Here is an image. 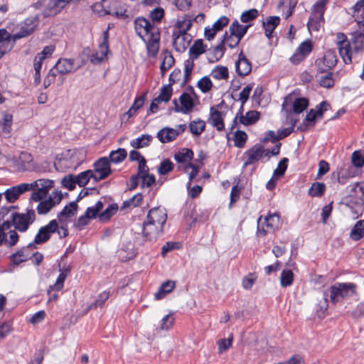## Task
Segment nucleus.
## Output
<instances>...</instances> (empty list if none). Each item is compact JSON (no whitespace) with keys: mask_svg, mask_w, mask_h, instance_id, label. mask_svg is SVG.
I'll list each match as a JSON object with an SVG mask.
<instances>
[{"mask_svg":"<svg viewBox=\"0 0 364 364\" xmlns=\"http://www.w3.org/2000/svg\"><path fill=\"white\" fill-rule=\"evenodd\" d=\"M63 199L62 192L60 191H53L48 199L38 201L36 210L39 215L47 214L53 207L58 205Z\"/></svg>","mask_w":364,"mask_h":364,"instance_id":"nucleus-7","label":"nucleus"},{"mask_svg":"<svg viewBox=\"0 0 364 364\" xmlns=\"http://www.w3.org/2000/svg\"><path fill=\"white\" fill-rule=\"evenodd\" d=\"M164 16V10L160 6H157L152 9L149 13V17L153 22H161Z\"/></svg>","mask_w":364,"mask_h":364,"instance_id":"nucleus-60","label":"nucleus"},{"mask_svg":"<svg viewBox=\"0 0 364 364\" xmlns=\"http://www.w3.org/2000/svg\"><path fill=\"white\" fill-rule=\"evenodd\" d=\"M364 43V36L358 31L353 33L352 46H353V53L358 52Z\"/></svg>","mask_w":364,"mask_h":364,"instance_id":"nucleus-46","label":"nucleus"},{"mask_svg":"<svg viewBox=\"0 0 364 364\" xmlns=\"http://www.w3.org/2000/svg\"><path fill=\"white\" fill-rule=\"evenodd\" d=\"M294 275L291 269H284L280 276V284L282 287H287L293 284Z\"/></svg>","mask_w":364,"mask_h":364,"instance_id":"nucleus-44","label":"nucleus"},{"mask_svg":"<svg viewBox=\"0 0 364 364\" xmlns=\"http://www.w3.org/2000/svg\"><path fill=\"white\" fill-rule=\"evenodd\" d=\"M38 23V18L37 15L25 19L20 31L14 34V41L29 36L34 31Z\"/></svg>","mask_w":364,"mask_h":364,"instance_id":"nucleus-16","label":"nucleus"},{"mask_svg":"<svg viewBox=\"0 0 364 364\" xmlns=\"http://www.w3.org/2000/svg\"><path fill=\"white\" fill-rule=\"evenodd\" d=\"M210 75L216 80H226L229 76V73L226 67L217 66L212 70Z\"/></svg>","mask_w":364,"mask_h":364,"instance_id":"nucleus-49","label":"nucleus"},{"mask_svg":"<svg viewBox=\"0 0 364 364\" xmlns=\"http://www.w3.org/2000/svg\"><path fill=\"white\" fill-rule=\"evenodd\" d=\"M178 135V130L169 127H164L157 133L159 140L163 144L173 141Z\"/></svg>","mask_w":364,"mask_h":364,"instance_id":"nucleus-26","label":"nucleus"},{"mask_svg":"<svg viewBox=\"0 0 364 364\" xmlns=\"http://www.w3.org/2000/svg\"><path fill=\"white\" fill-rule=\"evenodd\" d=\"M265 149L261 145H255L252 149L245 152L246 161L244 164L245 166L252 164L262 157L265 156Z\"/></svg>","mask_w":364,"mask_h":364,"instance_id":"nucleus-21","label":"nucleus"},{"mask_svg":"<svg viewBox=\"0 0 364 364\" xmlns=\"http://www.w3.org/2000/svg\"><path fill=\"white\" fill-rule=\"evenodd\" d=\"M95 173L94 180L99 181L109 176L112 173L110 168V161L107 157H102L94 164Z\"/></svg>","mask_w":364,"mask_h":364,"instance_id":"nucleus-11","label":"nucleus"},{"mask_svg":"<svg viewBox=\"0 0 364 364\" xmlns=\"http://www.w3.org/2000/svg\"><path fill=\"white\" fill-rule=\"evenodd\" d=\"M240 41H241V38H240L235 36L231 35L230 33V34H228V32H225V33L224 34V36H223V39L222 40V43L223 44L225 43H226L230 48H235L236 46H237V45L240 43Z\"/></svg>","mask_w":364,"mask_h":364,"instance_id":"nucleus-55","label":"nucleus"},{"mask_svg":"<svg viewBox=\"0 0 364 364\" xmlns=\"http://www.w3.org/2000/svg\"><path fill=\"white\" fill-rule=\"evenodd\" d=\"M338 58L335 50H327L322 58L317 59L315 65L321 73H324L334 68L337 63Z\"/></svg>","mask_w":364,"mask_h":364,"instance_id":"nucleus-8","label":"nucleus"},{"mask_svg":"<svg viewBox=\"0 0 364 364\" xmlns=\"http://www.w3.org/2000/svg\"><path fill=\"white\" fill-rule=\"evenodd\" d=\"M223 45L224 44L221 42L219 45L215 47L213 53L209 54L208 60L210 62H216L223 57L225 53V48Z\"/></svg>","mask_w":364,"mask_h":364,"instance_id":"nucleus-50","label":"nucleus"},{"mask_svg":"<svg viewBox=\"0 0 364 364\" xmlns=\"http://www.w3.org/2000/svg\"><path fill=\"white\" fill-rule=\"evenodd\" d=\"M135 31L144 41L149 37H154L157 31L155 25L144 17H138L134 21Z\"/></svg>","mask_w":364,"mask_h":364,"instance_id":"nucleus-3","label":"nucleus"},{"mask_svg":"<svg viewBox=\"0 0 364 364\" xmlns=\"http://www.w3.org/2000/svg\"><path fill=\"white\" fill-rule=\"evenodd\" d=\"M206 46L203 44L202 39L196 40L189 49V55L193 59H196L205 52Z\"/></svg>","mask_w":364,"mask_h":364,"instance_id":"nucleus-33","label":"nucleus"},{"mask_svg":"<svg viewBox=\"0 0 364 364\" xmlns=\"http://www.w3.org/2000/svg\"><path fill=\"white\" fill-rule=\"evenodd\" d=\"M197 85L202 92L206 93L211 90L213 83L209 77L205 76L198 82Z\"/></svg>","mask_w":364,"mask_h":364,"instance_id":"nucleus-57","label":"nucleus"},{"mask_svg":"<svg viewBox=\"0 0 364 364\" xmlns=\"http://www.w3.org/2000/svg\"><path fill=\"white\" fill-rule=\"evenodd\" d=\"M77 203L76 201H72L58 214V221L68 222L67 219L75 216L77 211Z\"/></svg>","mask_w":364,"mask_h":364,"instance_id":"nucleus-27","label":"nucleus"},{"mask_svg":"<svg viewBox=\"0 0 364 364\" xmlns=\"http://www.w3.org/2000/svg\"><path fill=\"white\" fill-rule=\"evenodd\" d=\"M173 46L175 50L178 53H183L189 46L192 37L187 33H173Z\"/></svg>","mask_w":364,"mask_h":364,"instance_id":"nucleus-18","label":"nucleus"},{"mask_svg":"<svg viewBox=\"0 0 364 364\" xmlns=\"http://www.w3.org/2000/svg\"><path fill=\"white\" fill-rule=\"evenodd\" d=\"M312 45L310 41H304L296 49L293 55L290 58V61L293 64H299L311 52Z\"/></svg>","mask_w":364,"mask_h":364,"instance_id":"nucleus-20","label":"nucleus"},{"mask_svg":"<svg viewBox=\"0 0 364 364\" xmlns=\"http://www.w3.org/2000/svg\"><path fill=\"white\" fill-rule=\"evenodd\" d=\"M192 26V21L189 18L183 17L176 23L174 31L178 33H187Z\"/></svg>","mask_w":364,"mask_h":364,"instance_id":"nucleus-41","label":"nucleus"},{"mask_svg":"<svg viewBox=\"0 0 364 364\" xmlns=\"http://www.w3.org/2000/svg\"><path fill=\"white\" fill-rule=\"evenodd\" d=\"M259 119V113L257 111L252 110L247 112L245 115L240 117V122L245 126L255 124Z\"/></svg>","mask_w":364,"mask_h":364,"instance_id":"nucleus-37","label":"nucleus"},{"mask_svg":"<svg viewBox=\"0 0 364 364\" xmlns=\"http://www.w3.org/2000/svg\"><path fill=\"white\" fill-rule=\"evenodd\" d=\"M163 234L164 227L147 221L144 222L142 235L145 242L154 244L162 237Z\"/></svg>","mask_w":364,"mask_h":364,"instance_id":"nucleus-4","label":"nucleus"},{"mask_svg":"<svg viewBox=\"0 0 364 364\" xmlns=\"http://www.w3.org/2000/svg\"><path fill=\"white\" fill-rule=\"evenodd\" d=\"M109 27L103 32L102 41L99 44L97 51L90 56V61L94 64L100 63L107 58L109 52Z\"/></svg>","mask_w":364,"mask_h":364,"instance_id":"nucleus-10","label":"nucleus"},{"mask_svg":"<svg viewBox=\"0 0 364 364\" xmlns=\"http://www.w3.org/2000/svg\"><path fill=\"white\" fill-rule=\"evenodd\" d=\"M224 114L222 112L218 111L214 107H212L210 110V117L208 122L218 131H223L225 129Z\"/></svg>","mask_w":364,"mask_h":364,"instance_id":"nucleus-24","label":"nucleus"},{"mask_svg":"<svg viewBox=\"0 0 364 364\" xmlns=\"http://www.w3.org/2000/svg\"><path fill=\"white\" fill-rule=\"evenodd\" d=\"M233 334L231 333L227 339H220L218 341V352L223 353L226 351L232 344Z\"/></svg>","mask_w":364,"mask_h":364,"instance_id":"nucleus-59","label":"nucleus"},{"mask_svg":"<svg viewBox=\"0 0 364 364\" xmlns=\"http://www.w3.org/2000/svg\"><path fill=\"white\" fill-rule=\"evenodd\" d=\"M308 105L309 101L306 98H296L293 102V111L296 114H300L307 108Z\"/></svg>","mask_w":364,"mask_h":364,"instance_id":"nucleus-48","label":"nucleus"},{"mask_svg":"<svg viewBox=\"0 0 364 364\" xmlns=\"http://www.w3.org/2000/svg\"><path fill=\"white\" fill-rule=\"evenodd\" d=\"M247 139V134L240 130H237L234 134L235 146L239 148H242Z\"/></svg>","mask_w":364,"mask_h":364,"instance_id":"nucleus-54","label":"nucleus"},{"mask_svg":"<svg viewBox=\"0 0 364 364\" xmlns=\"http://www.w3.org/2000/svg\"><path fill=\"white\" fill-rule=\"evenodd\" d=\"M330 108V104L326 101L321 102L316 107V109H311L306 114L304 124L305 126H314L316 119H321L323 117V112Z\"/></svg>","mask_w":364,"mask_h":364,"instance_id":"nucleus-12","label":"nucleus"},{"mask_svg":"<svg viewBox=\"0 0 364 364\" xmlns=\"http://www.w3.org/2000/svg\"><path fill=\"white\" fill-rule=\"evenodd\" d=\"M355 289L356 285L353 283H336L329 289L330 301L333 304L341 302L344 299L353 296Z\"/></svg>","mask_w":364,"mask_h":364,"instance_id":"nucleus-1","label":"nucleus"},{"mask_svg":"<svg viewBox=\"0 0 364 364\" xmlns=\"http://www.w3.org/2000/svg\"><path fill=\"white\" fill-rule=\"evenodd\" d=\"M143 200V196L141 193H136L130 199L124 200L122 203V208H135L139 206Z\"/></svg>","mask_w":364,"mask_h":364,"instance_id":"nucleus-47","label":"nucleus"},{"mask_svg":"<svg viewBox=\"0 0 364 364\" xmlns=\"http://www.w3.org/2000/svg\"><path fill=\"white\" fill-rule=\"evenodd\" d=\"M193 158V151L190 149H182L174 154V159L178 163L190 162Z\"/></svg>","mask_w":364,"mask_h":364,"instance_id":"nucleus-36","label":"nucleus"},{"mask_svg":"<svg viewBox=\"0 0 364 364\" xmlns=\"http://www.w3.org/2000/svg\"><path fill=\"white\" fill-rule=\"evenodd\" d=\"M179 102L181 106L178 105V101L176 99L173 101V103L175 106V112H181L183 114H187L193 111L194 107V102L192 97L188 92H183L179 97Z\"/></svg>","mask_w":364,"mask_h":364,"instance_id":"nucleus-14","label":"nucleus"},{"mask_svg":"<svg viewBox=\"0 0 364 364\" xmlns=\"http://www.w3.org/2000/svg\"><path fill=\"white\" fill-rule=\"evenodd\" d=\"M11 219L16 230L26 232L35 221L36 213L33 209L28 210L25 213H15L12 214Z\"/></svg>","mask_w":364,"mask_h":364,"instance_id":"nucleus-2","label":"nucleus"},{"mask_svg":"<svg viewBox=\"0 0 364 364\" xmlns=\"http://www.w3.org/2000/svg\"><path fill=\"white\" fill-rule=\"evenodd\" d=\"M13 116L10 113H4L2 121L0 122V133L9 135L11 131Z\"/></svg>","mask_w":364,"mask_h":364,"instance_id":"nucleus-32","label":"nucleus"},{"mask_svg":"<svg viewBox=\"0 0 364 364\" xmlns=\"http://www.w3.org/2000/svg\"><path fill=\"white\" fill-rule=\"evenodd\" d=\"M119 4V3L117 0H102L100 3H96L93 8L101 16L109 14L119 16L122 15V12L118 10Z\"/></svg>","mask_w":364,"mask_h":364,"instance_id":"nucleus-9","label":"nucleus"},{"mask_svg":"<svg viewBox=\"0 0 364 364\" xmlns=\"http://www.w3.org/2000/svg\"><path fill=\"white\" fill-rule=\"evenodd\" d=\"M347 188L349 195L346 199H349L350 202L354 203L355 205H363L364 204V183H355L353 185H350Z\"/></svg>","mask_w":364,"mask_h":364,"instance_id":"nucleus-15","label":"nucleus"},{"mask_svg":"<svg viewBox=\"0 0 364 364\" xmlns=\"http://www.w3.org/2000/svg\"><path fill=\"white\" fill-rule=\"evenodd\" d=\"M325 190L326 186L324 183L316 182L311 185L309 193L313 197L321 196L324 193Z\"/></svg>","mask_w":364,"mask_h":364,"instance_id":"nucleus-52","label":"nucleus"},{"mask_svg":"<svg viewBox=\"0 0 364 364\" xmlns=\"http://www.w3.org/2000/svg\"><path fill=\"white\" fill-rule=\"evenodd\" d=\"M173 164L169 159H164L158 167V172L161 175H166L173 170Z\"/></svg>","mask_w":364,"mask_h":364,"instance_id":"nucleus-58","label":"nucleus"},{"mask_svg":"<svg viewBox=\"0 0 364 364\" xmlns=\"http://www.w3.org/2000/svg\"><path fill=\"white\" fill-rule=\"evenodd\" d=\"M149 43L147 44L148 53L150 55L154 56L159 50V38L155 39L154 37L147 38Z\"/></svg>","mask_w":364,"mask_h":364,"instance_id":"nucleus-56","label":"nucleus"},{"mask_svg":"<svg viewBox=\"0 0 364 364\" xmlns=\"http://www.w3.org/2000/svg\"><path fill=\"white\" fill-rule=\"evenodd\" d=\"M117 205H109L100 215V218L102 221L108 220L117 210Z\"/></svg>","mask_w":364,"mask_h":364,"instance_id":"nucleus-62","label":"nucleus"},{"mask_svg":"<svg viewBox=\"0 0 364 364\" xmlns=\"http://www.w3.org/2000/svg\"><path fill=\"white\" fill-rule=\"evenodd\" d=\"M146 93L139 97H136L132 107L124 114L127 115L128 118L134 116L137 111L144 105Z\"/></svg>","mask_w":364,"mask_h":364,"instance_id":"nucleus-40","label":"nucleus"},{"mask_svg":"<svg viewBox=\"0 0 364 364\" xmlns=\"http://www.w3.org/2000/svg\"><path fill=\"white\" fill-rule=\"evenodd\" d=\"M75 176L77 185L82 187L87 184L91 178H94V172L92 170H87Z\"/></svg>","mask_w":364,"mask_h":364,"instance_id":"nucleus-43","label":"nucleus"},{"mask_svg":"<svg viewBox=\"0 0 364 364\" xmlns=\"http://www.w3.org/2000/svg\"><path fill=\"white\" fill-rule=\"evenodd\" d=\"M336 44L341 58L346 64L352 63L353 54L351 43L347 39L346 36L339 33L336 36Z\"/></svg>","mask_w":364,"mask_h":364,"instance_id":"nucleus-6","label":"nucleus"},{"mask_svg":"<svg viewBox=\"0 0 364 364\" xmlns=\"http://www.w3.org/2000/svg\"><path fill=\"white\" fill-rule=\"evenodd\" d=\"M173 93V89L171 84L164 85L161 90L159 95L157 97L161 102H168Z\"/></svg>","mask_w":364,"mask_h":364,"instance_id":"nucleus-51","label":"nucleus"},{"mask_svg":"<svg viewBox=\"0 0 364 364\" xmlns=\"http://www.w3.org/2000/svg\"><path fill=\"white\" fill-rule=\"evenodd\" d=\"M26 191H28V186L22 185L21 183L18 186H12L6 190L4 195L6 199L9 202L14 203L19 198L21 194Z\"/></svg>","mask_w":364,"mask_h":364,"instance_id":"nucleus-25","label":"nucleus"},{"mask_svg":"<svg viewBox=\"0 0 364 364\" xmlns=\"http://www.w3.org/2000/svg\"><path fill=\"white\" fill-rule=\"evenodd\" d=\"M42 185H40L31 196V200L33 201H40L46 198L50 189L53 187L54 182L50 179L43 178Z\"/></svg>","mask_w":364,"mask_h":364,"instance_id":"nucleus-19","label":"nucleus"},{"mask_svg":"<svg viewBox=\"0 0 364 364\" xmlns=\"http://www.w3.org/2000/svg\"><path fill=\"white\" fill-rule=\"evenodd\" d=\"M191 132L195 136H200L205 129V122L202 119L193 120L190 122Z\"/></svg>","mask_w":364,"mask_h":364,"instance_id":"nucleus-42","label":"nucleus"},{"mask_svg":"<svg viewBox=\"0 0 364 364\" xmlns=\"http://www.w3.org/2000/svg\"><path fill=\"white\" fill-rule=\"evenodd\" d=\"M280 18L278 16H270L267 21H263V27L265 30V35L268 38H271L272 33L276 27L279 24Z\"/></svg>","mask_w":364,"mask_h":364,"instance_id":"nucleus-30","label":"nucleus"},{"mask_svg":"<svg viewBox=\"0 0 364 364\" xmlns=\"http://www.w3.org/2000/svg\"><path fill=\"white\" fill-rule=\"evenodd\" d=\"M62 184L69 190H73L75 188L76 184H77L75 180V176L73 174L65 176L62 179Z\"/></svg>","mask_w":364,"mask_h":364,"instance_id":"nucleus-63","label":"nucleus"},{"mask_svg":"<svg viewBox=\"0 0 364 364\" xmlns=\"http://www.w3.org/2000/svg\"><path fill=\"white\" fill-rule=\"evenodd\" d=\"M364 236V220H360L356 222L350 232V237L355 241H358Z\"/></svg>","mask_w":364,"mask_h":364,"instance_id":"nucleus-34","label":"nucleus"},{"mask_svg":"<svg viewBox=\"0 0 364 364\" xmlns=\"http://www.w3.org/2000/svg\"><path fill=\"white\" fill-rule=\"evenodd\" d=\"M235 68L237 74L240 76H246L251 72L252 64L242 51L239 54L238 59L235 63Z\"/></svg>","mask_w":364,"mask_h":364,"instance_id":"nucleus-22","label":"nucleus"},{"mask_svg":"<svg viewBox=\"0 0 364 364\" xmlns=\"http://www.w3.org/2000/svg\"><path fill=\"white\" fill-rule=\"evenodd\" d=\"M36 247H28V245L22 247L20 250L11 255V260L12 262L17 265L26 261L30 257V254L28 252V249L33 250Z\"/></svg>","mask_w":364,"mask_h":364,"instance_id":"nucleus-28","label":"nucleus"},{"mask_svg":"<svg viewBox=\"0 0 364 364\" xmlns=\"http://www.w3.org/2000/svg\"><path fill=\"white\" fill-rule=\"evenodd\" d=\"M51 235L49 234L42 227L38 230V233L35 236L34 240L28 244V247H36V245H41L46 242L50 240Z\"/></svg>","mask_w":364,"mask_h":364,"instance_id":"nucleus-35","label":"nucleus"},{"mask_svg":"<svg viewBox=\"0 0 364 364\" xmlns=\"http://www.w3.org/2000/svg\"><path fill=\"white\" fill-rule=\"evenodd\" d=\"M70 269L67 268L65 271L62 272L57 278L55 283L50 287V289L54 291H60L63 287L64 282L67 277Z\"/></svg>","mask_w":364,"mask_h":364,"instance_id":"nucleus-53","label":"nucleus"},{"mask_svg":"<svg viewBox=\"0 0 364 364\" xmlns=\"http://www.w3.org/2000/svg\"><path fill=\"white\" fill-rule=\"evenodd\" d=\"M279 223V216L276 213L266 216L263 221L260 217L257 222V235L265 236L268 232H274Z\"/></svg>","mask_w":364,"mask_h":364,"instance_id":"nucleus-5","label":"nucleus"},{"mask_svg":"<svg viewBox=\"0 0 364 364\" xmlns=\"http://www.w3.org/2000/svg\"><path fill=\"white\" fill-rule=\"evenodd\" d=\"M152 140V136L149 134H143L141 136L133 139L131 141V146L134 149H141L148 146Z\"/></svg>","mask_w":364,"mask_h":364,"instance_id":"nucleus-39","label":"nucleus"},{"mask_svg":"<svg viewBox=\"0 0 364 364\" xmlns=\"http://www.w3.org/2000/svg\"><path fill=\"white\" fill-rule=\"evenodd\" d=\"M127 153L124 149H118L111 151L109 154L110 162L119 164L122 162L127 157Z\"/></svg>","mask_w":364,"mask_h":364,"instance_id":"nucleus-45","label":"nucleus"},{"mask_svg":"<svg viewBox=\"0 0 364 364\" xmlns=\"http://www.w3.org/2000/svg\"><path fill=\"white\" fill-rule=\"evenodd\" d=\"M325 8L316 3L312 9L311 15L309 17L307 26L309 30L318 31L321 26V22L323 21V14Z\"/></svg>","mask_w":364,"mask_h":364,"instance_id":"nucleus-13","label":"nucleus"},{"mask_svg":"<svg viewBox=\"0 0 364 364\" xmlns=\"http://www.w3.org/2000/svg\"><path fill=\"white\" fill-rule=\"evenodd\" d=\"M167 220V213L164 208L157 207L149 210L145 221L164 226Z\"/></svg>","mask_w":364,"mask_h":364,"instance_id":"nucleus-17","label":"nucleus"},{"mask_svg":"<svg viewBox=\"0 0 364 364\" xmlns=\"http://www.w3.org/2000/svg\"><path fill=\"white\" fill-rule=\"evenodd\" d=\"M192 58L188 59L184 63V80L183 84L186 83L189 80L194 66V63Z\"/></svg>","mask_w":364,"mask_h":364,"instance_id":"nucleus-61","label":"nucleus"},{"mask_svg":"<svg viewBox=\"0 0 364 364\" xmlns=\"http://www.w3.org/2000/svg\"><path fill=\"white\" fill-rule=\"evenodd\" d=\"M352 163L353 164L360 168L364 165V154L360 151H355L352 154Z\"/></svg>","mask_w":364,"mask_h":364,"instance_id":"nucleus-64","label":"nucleus"},{"mask_svg":"<svg viewBox=\"0 0 364 364\" xmlns=\"http://www.w3.org/2000/svg\"><path fill=\"white\" fill-rule=\"evenodd\" d=\"M162 57L163 60L160 65V70L161 75L164 76L166 71L173 65L175 60L171 53L168 50L164 51Z\"/></svg>","mask_w":364,"mask_h":364,"instance_id":"nucleus-29","label":"nucleus"},{"mask_svg":"<svg viewBox=\"0 0 364 364\" xmlns=\"http://www.w3.org/2000/svg\"><path fill=\"white\" fill-rule=\"evenodd\" d=\"M250 25L243 26L240 24L238 21L235 20L230 26L229 32L232 36H235L240 38H242V37L246 34L249 27Z\"/></svg>","mask_w":364,"mask_h":364,"instance_id":"nucleus-31","label":"nucleus"},{"mask_svg":"<svg viewBox=\"0 0 364 364\" xmlns=\"http://www.w3.org/2000/svg\"><path fill=\"white\" fill-rule=\"evenodd\" d=\"M175 287V282L167 281L163 283L159 291L154 294L156 299L159 300L164 298L167 294L170 293Z\"/></svg>","mask_w":364,"mask_h":364,"instance_id":"nucleus-38","label":"nucleus"},{"mask_svg":"<svg viewBox=\"0 0 364 364\" xmlns=\"http://www.w3.org/2000/svg\"><path fill=\"white\" fill-rule=\"evenodd\" d=\"M74 60L60 58L53 68L58 74L64 75L73 72Z\"/></svg>","mask_w":364,"mask_h":364,"instance_id":"nucleus-23","label":"nucleus"}]
</instances>
